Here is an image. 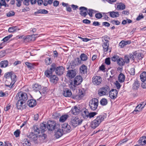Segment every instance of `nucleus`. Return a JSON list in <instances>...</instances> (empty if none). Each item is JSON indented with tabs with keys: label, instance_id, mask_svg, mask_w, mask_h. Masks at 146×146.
<instances>
[{
	"label": "nucleus",
	"instance_id": "11",
	"mask_svg": "<svg viewBox=\"0 0 146 146\" xmlns=\"http://www.w3.org/2000/svg\"><path fill=\"white\" fill-rule=\"evenodd\" d=\"M102 81V78L100 76H94L92 78V83L96 85H98L100 84Z\"/></svg>",
	"mask_w": 146,
	"mask_h": 146
},
{
	"label": "nucleus",
	"instance_id": "1",
	"mask_svg": "<svg viewBox=\"0 0 146 146\" xmlns=\"http://www.w3.org/2000/svg\"><path fill=\"white\" fill-rule=\"evenodd\" d=\"M45 123H46V122L41 123L39 127L36 125L33 126L34 132L37 133L38 134L41 133L42 134L39 135L38 137V138L40 142H42L46 137V135L43 133L46 130V124Z\"/></svg>",
	"mask_w": 146,
	"mask_h": 146
},
{
	"label": "nucleus",
	"instance_id": "64",
	"mask_svg": "<svg viewBox=\"0 0 146 146\" xmlns=\"http://www.w3.org/2000/svg\"><path fill=\"white\" fill-rule=\"evenodd\" d=\"M11 107V105L9 104H8L5 108H4V110L7 111L10 109Z\"/></svg>",
	"mask_w": 146,
	"mask_h": 146
},
{
	"label": "nucleus",
	"instance_id": "22",
	"mask_svg": "<svg viewBox=\"0 0 146 146\" xmlns=\"http://www.w3.org/2000/svg\"><path fill=\"white\" fill-rule=\"evenodd\" d=\"M64 132L61 129H58L55 132V135L57 138H58L61 137L63 134Z\"/></svg>",
	"mask_w": 146,
	"mask_h": 146
},
{
	"label": "nucleus",
	"instance_id": "42",
	"mask_svg": "<svg viewBox=\"0 0 146 146\" xmlns=\"http://www.w3.org/2000/svg\"><path fill=\"white\" fill-rule=\"evenodd\" d=\"M45 62L46 65H49L52 63V60L50 58L48 57L45 58Z\"/></svg>",
	"mask_w": 146,
	"mask_h": 146
},
{
	"label": "nucleus",
	"instance_id": "54",
	"mask_svg": "<svg viewBox=\"0 0 146 146\" xmlns=\"http://www.w3.org/2000/svg\"><path fill=\"white\" fill-rule=\"evenodd\" d=\"M15 13L13 11H10L9 12L7 15V17L12 16L15 15Z\"/></svg>",
	"mask_w": 146,
	"mask_h": 146
},
{
	"label": "nucleus",
	"instance_id": "33",
	"mask_svg": "<svg viewBox=\"0 0 146 146\" xmlns=\"http://www.w3.org/2000/svg\"><path fill=\"white\" fill-rule=\"evenodd\" d=\"M13 75H16L15 73L12 72H8L5 74L4 77L6 78V79L11 78Z\"/></svg>",
	"mask_w": 146,
	"mask_h": 146
},
{
	"label": "nucleus",
	"instance_id": "32",
	"mask_svg": "<svg viewBox=\"0 0 146 146\" xmlns=\"http://www.w3.org/2000/svg\"><path fill=\"white\" fill-rule=\"evenodd\" d=\"M108 13H110V16L112 18L118 17L119 15V13L117 12H109Z\"/></svg>",
	"mask_w": 146,
	"mask_h": 146
},
{
	"label": "nucleus",
	"instance_id": "4",
	"mask_svg": "<svg viewBox=\"0 0 146 146\" xmlns=\"http://www.w3.org/2000/svg\"><path fill=\"white\" fill-rule=\"evenodd\" d=\"M82 121V119L79 118L77 117H73L71 119V124L74 127H76L80 125Z\"/></svg>",
	"mask_w": 146,
	"mask_h": 146
},
{
	"label": "nucleus",
	"instance_id": "20",
	"mask_svg": "<svg viewBox=\"0 0 146 146\" xmlns=\"http://www.w3.org/2000/svg\"><path fill=\"white\" fill-rule=\"evenodd\" d=\"M140 86V83L139 81L136 80L134 81L132 85V89L133 90L136 91L138 90Z\"/></svg>",
	"mask_w": 146,
	"mask_h": 146
},
{
	"label": "nucleus",
	"instance_id": "16",
	"mask_svg": "<svg viewBox=\"0 0 146 146\" xmlns=\"http://www.w3.org/2000/svg\"><path fill=\"white\" fill-rule=\"evenodd\" d=\"M55 70L56 73L57 75H61L63 73L64 68L62 66H59L56 68V67Z\"/></svg>",
	"mask_w": 146,
	"mask_h": 146
},
{
	"label": "nucleus",
	"instance_id": "49",
	"mask_svg": "<svg viewBox=\"0 0 146 146\" xmlns=\"http://www.w3.org/2000/svg\"><path fill=\"white\" fill-rule=\"evenodd\" d=\"M98 113L96 112H91L89 113V117L90 118H91L94 117Z\"/></svg>",
	"mask_w": 146,
	"mask_h": 146
},
{
	"label": "nucleus",
	"instance_id": "15",
	"mask_svg": "<svg viewBox=\"0 0 146 146\" xmlns=\"http://www.w3.org/2000/svg\"><path fill=\"white\" fill-rule=\"evenodd\" d=\"M80 14L82 16L86 17L87 15V8L84 7H81L79 8Z\"/></svg>",
	"mask_w": 146,
	"mask_h": 146
},
{
	"label": "nucleus",
	"instance_id": "31",
	"mask_svg": "<svg viewBox=\"0 0 146 146\" xmlns=\"http://www.w3.org/2000/svg\"><path fill=\"white\" fill-rule=\"evenodd\" d=\"M109 46V43L108 42H104L102 46L103 48V50L105 53L107 52L109 50L108 47Z\"/></svg>",
	"mask_w": 146,
	"mask_h": 146
},
{
	"label": "nucleus",
	"instance_id": "19",
	"mask_svg": "<svg viewBox=\"0 0 146 146\" xmlns=\"http://www.w3.org/2000/svg\"><path fill=\"white\" fill-rule=\"evenodd\" d=\"M80 108L76 106L72 107L71 110V113L74 115H78L80 113Z\"/></svg>",
	"mask_w": 146,
	"mask_h": 146
},
{
	"label": "nucleus",
	"instance_id": "30",
	"mask_svg": "<svg viewBox=\"0 0 146 146\" xmlns=\"http://www.w3.org/2000/svg\"><path fill=\"white\" fill-rule=\"evenodd\" d=\"M48 11L44 9H38L37 11L34 13V14L36 15L38 14H46L48 13Z\"/></svg>",
	"mask_w": 146,
	"mask_h": 146
},
{
	"label": "nucleus",
	"instance_id": "17",
	"mask_svg": "<svg viewBox=\"0 0 146 146\" xmlns=\"http://www.w3.org/2000/svg\"><path fill=\"white\" fill-rule=\"evenodd\" d=\"M83 81V78L80 76H77L74 79V84L78 85L80 84Z\"/></svg>",
	"mask_w": 146,
	"mask_h": 146
},
{
	"label": "nucleus",
	"instance_id": "13",
	"mask_svg": "<svg viewBox=\"0 0 146 146\" xmlns=\"http://www.w3.org/2000/svg\"><path fill=\"white\" fill-rule=\"evenodd\" d=\"M62 130L64 133L70 132L71 130V127L67 123H65L62 124Z\"/></svg>",
	"mask_w": 146,
	"mask_h": 146
},
{
	"label": "nucleus",
	"instance_id": "12",
	"mask_svg": "<svg viewBox=\"0 0 146 146\" xmlns=\"http://www.w3.org/2000/svg\"><path fill=\"white\" fill-rule=\"evenodd\" d=\"M56 123L52 121H49L47 124V128L48 130L52 131L54 130L56 126Z\"/></svg>",
	"mask_w": 146,
	"mask_h": 146
},
{
	"label": "nucleus",
	"instance_id": "53",
	"mask_svg": "<svg viewBox=\"0 0 146 146\" xmlns=\"http://www.w3.org/2000/svg\"><path fill=\"white\" fill-rule=\"evenodd\" d=\"M94 13V10L92 9H89L87 13L90 17H92L93 16V13Z\"/></svg>",
	"mask_w": 146,
	"mask_h": 146
},
{
	"label": "nucleus",
	"instance_id": "55",
	"mask_svg": "<svg viewBox=\"0 0 146 146\" xmlns=\"http://www.w3.org/2000/svg\"><path fill=\"white\" fill-rule=\"evenodd\" d=\"M110 39V38L108 36H106L104 37V40L105 41V42H108L109 43V40Z\"/></svg>",
	"mask_w": 146,
	"mask_h": 146
},
{
	"label": "nucleus",
	"instance_id": "38",
	"mask_svg": "<svg viewBox=\"0 0 146 146\" xmlns=\"http://www.w3.org/2000/svg\"><path fill=\"white\" fill-rule=\"evenodd\" d=\"M41 88V86L38 84H35L33 87V89L35 91H38Z\"/></svg>",
	"mask_w": 146,
	"mask_h": 146
},
{
	"label": "nucleus",
	"instance_id": "18",
	"mask_svg": "<svg viewBox=\"0 0 146 146\" xmlns=\"http://www.w3.org/2000/svg\"><path fill=\"white\" fill-rule=\"evenodd\" d=\"M76 73L73 70H69L67 72L66 76L70 78H74L76 75Z\"/></svg>",
	"mask_w": 146,
	"mask_h": 146
},
{
	"label": "nucleus",
	"instance_id": "25",
	"mask_svg": "<svg viewBox=\"0 0 146 146\" xmlns=\"http://www.w3.org/2000/svg\"><path fill=\"white\" fill-rule=\"evenodd\" d=\"M146 104L144 102H142L140 104L138 105L136 108V110H134L133 113L135 111H139L138 110V109H140V110H141L144 107Z\"/></svg>",
	"mask_w": 146,
	"mask_h": 146
},
{
	"label": "nucleus",
	"instance_id": "3",
	"mask_svg": "<svg viewBox=\"0 0 146 146\" xmlns=\"http://www.w3.org/2000/svg\"><path fill=\"white\" fill-rule=\"evenodd\" d=\"M17 80L16 75H13L11 78L6 79L5 82V86L11 88Z\"/></svg>",
	"mask_w": 146,
	"mask_h": 146
},
{
	"label": "nucleus",
	"instance_id": "29",
	"mask_svg": "<svg viewBox=\"0 0 146 146\" xmlns=\"http://www.w3.org/2000/svg\"><path fill=\"white\" fill-rule=\"evenodd\" d=\"M24 103H25V102L19 100L16 104L17 107L18 109H23V104Z\"/></svg>",
	"mask_w": 146,
	"mask_h": 146
},
{
	"label": "nucleus",
	"instance_id": "57",
	"mask_svg": "<svg viewBox=\"0 0 146 146\" xmlns=\"http://www.w3.org/2000/svg\"><path fill=\"white\" fill-rule=\"evenodd\" d=\"M96 17L98 19H100L102 17V15L101 13H97L95 14Z\"/></svg>",
	"mask_w": 146,
	"mask_h": 146
},
{
	"label": "nucleus",
	"instance_id": "35",
	"mask_svg": "<svg viewBox=\"0 0 146 146\" xmlns=\"http://www.w3.org/2000/svg\"><path fill=\"white\" fill-rule=\"evenodd\" d=\"M68 117V115L67 114L62 115L60 117L59 119V121L60 122H64L67 119Z\"/></svg>",
	"mask_w": 146,
	"mask_h": 146
},
{
	"label": "nucleus",
	"instance_id": "45",
	"mask_svg": "<svg viewBox=\"0 0 146 146\" xmlns=\"http://www.w3.org/2000/svg\"><path fill=\"white\" fill-rule=\"evenodd\" d=\"M47 89L46 87H44L41 90L40 92L43 95H44L47 93Z\"/></svg>",
	"mask_w": 146,
	"mask_h": 146
},
{
	"label": "nucleus",
	"instance_id": "9",
	"mask_svg": "<svg viewBox=\"0 0 146 146\" xmlns=\"http://www.w3.org/2000/svg\"><path fill=\"white\" fill-rule=\"evenodd\" d=\"M37 134V133L35 134L33 132H31L29 133L27 137L31 141H34L35 143H37L39 141Z\"/></svg>",
	"mask_w": 146,
	"mask_h": 146
},
{
	"label": "nucleus",
	"instance_id": "27",
	"mask_svg": "<svg viewBox=\"0 0 146 146\" xmlns=\"http://www.w3.org/2000/svg\"><path fill=\"white\" fill-rule=\"evenodd\" d=\"M63 95L66 97H70L72 94L71 91L68 89H66L63 92Z\"/></svg>",
	"mask_w": 146,
	"mask_h": 146
},
{
	"label": "nucleus",
	"instance_id": "51",
	"mask_svg": "<svg viewBox=\"0 0 146 146\" xmlns=\"http://www.w3.org/2000/svg\"><path fill=\"white\" fill-rule=\"evenodd\" d=\"M84 93L82 90H79V92L78 94V96L79 98H81L84 96Z\"/></svg>",
	"mask_w": 146,
	"mask_h": 146
},
{
	"label": "nucleus",
	"instance_id": "5",
	"mask_svg": "<svg viewBox=\"0 0 146 146\" xmlns=\"http://www.w3.org/2000/svg\"><path fill=\"white\" fill-rule=\"evenodd\" d=\"M89 107L93 111L96 110L97 108L98 105V100L96 98H93L89 102Z\"/></svg>",
	"mask_w": 146,
	"mask_h": 146
},
{
	"label": "nucleus",
	"instance_id": "43",
	"mask_svg": "<svg viewBox=\"0 0 146 146\" xmlns=\"http://www.w3.org/2000/svg\"><path fill=\"white\" fill-rule=\"evenodd\" d=\"M125 5L122 3H120L117 6V8L119 10H123L125 8Z\"/></svg>",
	"mask_w": 146,
	"mask_h": 146
},
{
	"label": "nucleus",
	"instance_id": "44",
	"mask_svg": "<svg viewBox=\"0 0 146 146\" xmlns=\"http://www.w3.org/2000/svg\"><path fill=\"white\" fill-rule=\"evenodd\" d=\"M80 58L81 60L84 61L87 59L88 57L85 54H82L80 56Z\"/></svg>",
	"mask_w": 146,
	"mask_h": 146
},
{
	"label": "nucleus",
	"instance_id": "52",
	"mask_svg": "<svg viewBox=\"0 0 146 146\" xmlns=\"http://www.w3.org/2000/svg\"><path fill=\"white\" fill-rule=\"evenodd\" d=\"M129 72L131 75H134L135 74V68H133L130 69L129 71Z\"/></svg>",
	"mask_w": 146,
	"mask_h": 146
},
{
	"label": "nucleus",
	"instance_id": "58",
	"mask_svg": "<svg viewBox=\"0 0 146 146\" xmlns=\"http://www.w3.org/2000/svg\"><path fill=\"white\" fill-rule=\"evenodd\" d=\"M111 22L113 24H115L116 25H119L120 24V22L117 20H113L111 21Z\"/></svg>",
	"mask_w": 146,
	"mask_h": 146
},
{
	"label": "nucleus",
	"instance_id": "61",
	"mask_svg": "<svg viewBox=\"0 0 146 146\" xmlns=\"http://www.w3.org/2000/svg\"><path fill=\"white\" fill-rule=\"evenodd\" d=\"M75 60L76 62V64H80L82 63V61L81 60H80V59L79 58H77Z\"/></svg>",
	"mask_w": 146,
	"mask_h": 146
},
{
	"label": "nucleus",
	"instance_id": "6",
	"mask_svg": "<svg viewBox=\"0 0 146 146\" xmlns=\"http://www.w3.org/2000/svg\"><path fill=\"white\" fill-rule=\"evenodd\" d=\"M56 67V65L54 63H52L50 69L46 70L44 72L45 75L47 77H50L52 76L53 72L55 71Z\"/></svg>",
	"mask_w": 146,
	"mask_h": 146
},
{
	"label": "nucleus",
	"instance_id": "48",
	"mask_svg": "<svg viewBox=\"0 0 146 146\" xmlns=\"http://www.w3.org/2000/svg\"><path fill=\"white\" fill-rule=\"evenodd\" d=\"M130 54H129V56L128 55L125 56L124 57V59L123 60H124V62L125 63H128L129 62V58H130Z\"/></svg>",
	"mask_w": 146,
	"mask_h": 146
},
{
	"label": "nucleus",
	"instance_id": "47",
	"mask_svg": "<svg viewBox=\"0 0 146 146\" xmlns=\"http://www.w3.org/2000/svg\"><path fill=\"white\" fill-rule=\"evenodd\" d=\"M25 64L28 68L30 69H32L34 68L33 65L32 63L26 62L25 63Z\"/></svg>",
	"mask_w": 146,
	"mask_h": 146
},
{
	"label": "nucleus",
	"instance_id": "56",
	"mask_svg": "<svg viewBox=\"0 0 146 146\" xmlns=\"http://www.w3.org/2000/svg\"><path fill=\"white\" fill-rule=\"evenodd\" d=\"M105 63L108 65H109L110 64V58H106L105 60Z\"/></svg>",
	"mask_w": 146,
	"mask_h": 146
},
{
	"label": "nucleus",
	"instance_id": "37",
	"mask_svg": "<svg viewBox=\"0 0 146 146\" xmlns=\"http://www.w3.org/2000/svg\"><path fill=\"white\" fill-rule=\"evenodd\" d=\"M140 78L142 82H144L146 80V72H143L140 75Z\"/></svg>",
	"mask_w": 146,
	"mask_h": 146
},
{
	"label": "nucleus",
	"instance_id": "28",
	"mask_svg": "<svg viewBox=\"0 0 146 146\" xmlns=\"http://www.w3.org/2000/svg\"><path fill=\"white\" fill-rule=\"evenodd\" d=\"M28 103L29 106L31 107L35 106L36 104V100L33 99L29 100L28 102Z\"/></svg>",
	"mask_w": 146,
	"mask_h": 146
},
{
	"label": "nucleus",
	"instance_id": "10",
	"mask_svg": "<svg viewBox=\"0 0 146 146\" xmlns=\"http://www.w3.org/2000/svg\"><path fill=\"white\" fill-rule=\"evenodd\" d=\"M130 57L133 60H134L135 58L137 59L141 60L143 58V55L141 53L135 51L133 53V54H130Z\"/></svg>",
	"mask_w": 146,
	"mask_h": 146
},
{
	"label": "nucleus",
	"instance_id": "34",
	"mask_svg": "<svg viewBox=\"0 0 146 146\" xmlns=\"http://www.w3.org/2000/svg\"><path fill=\"white\" fill-rule=\"evenodd\" d=\"M125 78V77L124 75L121 73L118 77V79L119 81L120 82H124Z\"/></svg>",
	"mask_w": 146,
	"mask_h": 146
},
{
	"label": "nucleus",
	"instance_id": "7",
	"mask_svg": "<svg viewBox=\"0 0 146 146\" xmlns=\"http://www.w3.org/2000/svg\"><path fill=\"white\" fill-rule=\"evenodd\" d=\"M110 90L109 86H106L100 89L98 91V94L100 96L108 95Z\"/></svg>",
	"mask_w": 146,
	"mask_h": 146
},
{
	"label": "nucleus",
	"instance_id": "40",
	"mask_svg": "<svg viewBox=\"0 0 146 146\" xmlns=\"http://www.w3.org/2000/svg\"><path fill=\"white\" fill-rule=\"evenodd\" d=\"M117 64L120 66H123L125 64L124 60L121 58H119L117 61Z\"/></svg>",
	"mask_w": 146,
	"mask_h": 146
},
{
	"label": "nucleus",
	"instance_id": "8",
	"mask_svg": "<svg viewBox=\"0 0 146 146\" xmlns=\"http://www.w3.org/2000/svg\"><path fill=\"white\" fill-rule=\"evenodd\" d=\"M17 99L25 102L28 99L27 94L23 92H19L17 94L16 96Z\"/></svg>",
	"mask_w": 146,
	"mask_h": 146
},
{
	"label": "nucleus",
	"instance_id": "60",
	"mask_svg": "<svg viewBox=\"0 0 146 146\" xmlns=\"http://www.w3.org/2000/svg\"><path fill=\"white\" fill-rule=\"evenodd\" d=\"M17 1L16 3L17 6L18 7H20L21 5V3L23 0H16Z\"/></svg>",
	"mask_w": 146,
	"mask_h": 146
},
{
	"label": "nucleus",
	"instance_id": "2",
	"mask_svg": "<svg viewBox=\"0 0 146 146\" xmlns=\"http://www.w3.org/2000/svg\"><path fill=\"white\" fill-rule=\"evenodd\" d=\"M106 117V116L103 115H100L97 116L96 118L91 122V127L92 128L95 129L99 125Z\"/></svg>",
	"mask_w": 146,
	"mask_h": 146
},
{
	"label": "nucleus",
	"instance_id": "39",
	"mask_svg": "<svg viewBox=\"0 0 146 146\" xmlns=\"http://www.w3.org/2000/svg\"><path fill=\"white\" fill-rule=\"evenodd\" d=\"M23 142V146H30L31 145V143L27 139H24Z\"/></svg>",
	"mask_w": 146,
	"mask_h": 146
},
{
	"label": "nucleus",
	"instance_id": "59",
	"mask_svg": "<svg viewBox=\"0 0 146 146\" xmlns=\"http://www.w3.org/2000/svg\"><path fill=\"white\" fill-rule=\"evenodd\" d=\"M20 131L19 129L17 130L14 132V135H15L16 137H18L19 136L20 134Z\"/></svg>",
	"mask_w": 146,
	"mask_h": 146
},
{
	"label": "nucleus",
	"instance_id": "62",
	"mask_svg": "<svg viewBox=\"0 0 146 146\" xmlns=\"http://www.w3.org/2000/svg\"><path fill=\"white\" fill-rule=\"evenodd\" d=\"M115 84L117 89H119L121 87V85L117 81H116Z\"/></svg>",
	"mask_w": 146,
	"mask_h": 146
},
{
	"label": "nucleus",
	"instance_id": "63",
	"mask_svg": "<svg viewBox=\"0 0 146 146\" xmlns=\"http://www.w3.org/2000/svg\"><path fill=\"white\" fill-rule=\"evenodd\" d=\"M59 4V2L58 1H55L53 3V6L54 7H56L58 6Z\"/></svg>",
	"mask_w": 146,
	"mask_h": 146
},
{
	"label": "nucleus",
	"instance_id": "50",
	"mask_svg": "<svg viewBox=\"0 0 146 146\" xmlns=\"http://www.w3.org/2000/svg\"><path fill=\"white\" fill-rule=\"evenodd\" d=\"M119 58L118 56L117 55H114L111 58V60L112 61L115 62L117 61V60Z\"/></svg>",
	"mask_w": 146,
	"mask_h": 146
},
{
	"label": "nucleus",
	"instance_id": "21",
	"mask_svg": "<svg viewBox=\"0 0 146 146\" xmlns=\"http://www.w3.org/2000/svg\"><path fill=\"white\" fill-rule=\"evenodd\" d=\"M87 67L84 64L81 66L80 68V71L82 74H86L87 73Z\"/></svg>",
	"mask_w": 146,
	"mask_h": 146
},
{
	"label": "nucleus",
	"instance_id": "14",
	"mask_svg": "<svg viewBox=\"0 0 146 146\" xmlns=\"http://www.w3.org/2000/svg\"><path fill=\"white\" fill-rule=\"evenodd\" d=\"M109 94L110 97L112 99H114L117 97L118 91L116 89H112L110 91V90Z\"/></svg>",
	"mask_w": 146,
	"mask_h": 146
},
{
	"label": "nucleus",
	"instance_id": "26",
	"mask_svg": "<svg viewBox=\"0 0 146 146\" xmlns=\"http://www.w3.org/2000/svg\"><path fill=\"white\" fill-rule=\"evenodd\" d=\"M138 143L142 145H145L146 143V137L143 136L140 137L138 141Z\"/></svg>",
	"mask_w": 146,
	"mask_h": 146
},
{
	"label": "nucleus",
	"instance_id": "41",
	"mask_svg": "<svg viewBox=\"0 0 146 146\" xmlns=\"http://www.w3.org/2000/svg\"><path fill=\"white\" fill-rule=\"evenodd\" d=\"M19 30L18 27L16 26L12 27L9 28L8 29L9 32L12 33L15 32L16 31Z\"/></svg>",
	"mask_w": 146,
	"mask_h": 146
},
{
	"label": "nucleus",
	"instance_id": "23",
	"mask_svg": "<svg viewBox=\"0 0 146 146\" xmlns=\"http://www.w3.org/2000/svg\"><path fill=\"white\" fill-rule=\"evenodd\" d=\"M89 113L87 109H85L81 113V115L84 119H87L89 117Z\"/></svg>",
	"mask_w": 146,
	"mask_h": 146
},
{
	"label": "nucleus",
	"instance_id": "46",
	"mask_svg": "<svg viewBox=\"0 0 146 146\" xmlns=\"http://www.w3.org/2000/svg\"><path fill=\"white\" fill-rule=\"evenodd\" d=\"M108 103L107 100L105 98L102 99L100 101V104L102 106L106 105Z\"/></svg>",
	"mask_w": 146,
	"mask_h": 146
},
{
	"label": "nucleus",
	"instance_id": "36",
	"mask_svg": "<svg viewBox=\"0 0 146 146\" xmlns=\"http://www.w3.org/2000/svg\"><path fill=\"white\" fill-rule=\"evenodd\" d=\"M8 65V62L7 60H4L1 62L0 65L1 68H5L7 67Z\"/></svg>",
	"mask_w": 146,
	"mask_h": 146
},
{
	"label": "nucleus",
	"instance_id": "24",
	"mask_svg": "<svg viewBox=\"0 0 146 146\" xmlns=\"http://www.w3.org/2000/svg\"><path fill=\"white\" fill-rule=\"evenodd\" d=\"M58 80V78L55 75L52 76L50 77V81L52 83L55 84Z\"/></svg>",
	"mask_w": 146,
	"mask_h": 146
}]
</instances>
